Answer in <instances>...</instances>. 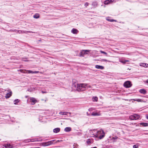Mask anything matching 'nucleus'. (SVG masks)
<instances>
[{
    "label": "nucleus",
    "mask_w": 148,
    "mask_h": 148,
    "mask_svg": "<svg viewBox=\"0 0 148 148\" xmlns=\"http://www.w3.org/2000/svg\"><path fill=\"white\" fill-rule=\"evenodd\" d=\"M60 129L59 128H56L53 130V132L55 133H57L60 132Z\"/></svg>",
    "instance_id": "18"
},
{
    "label": "nucleus",
    "mask_w": 148,
    "mask_h": 148,
    "mask_svg": "<svg viewBox=\"0 0 148 148\" xmlns=\"http://www.w3.org/2000/svg\"><path fill=\"white\" fill-rule=\"evenodd\" d=\"M140 124L143 127H147L148 126V123H147L142 122L140 123Z\"/></svg>",
    "instance_id": "15"
},
{
    "label": "nucleus",
    "mask_w": 148,
    "mask_h": 148,
    "mask_svg": "<svg viewBox=\"0 0 148 148\" xmlns=\"http://www.w3.org/2000/svg\"><path fill=\"white\" fill-rule=\"evenodd\" d=\"M133 148H138V146L137 145H134L133 146Z\"/></svg>",
    "instance_id": "34"
},
{
    "label": "nucleus",
    "mask_w": 148,
    "mask_h": 148,
    "mask_svg": "<svg viewBox=\"0 0 148 148\" xmlns=\"http://www.w3.org/2000/svg\"><path fill=\"white\" fill-rule=\"evenodd\" d=\"M89 3H87V2H86L85 4V6L86 7H87V6H88V5H89Z\"/></svg>",
    "instance_id": "33"
},
{
    "label": "nucleus",
    "mask_w": 148,
    "mask_h": 148,
    "mask_svg": "<svg viewBox=\"0 0 148 148\" xmlns=\"http://www.w3.org/2000/svg\"><path fill=\"white\" fill-rule=\"evenodd\" d=\"M92 99L94 101H97L98 100V98L97 97H93Z\"/></svg>",
    "instance_id": "25"
},
{
    "label": "nucleus",
    "mask_w": 148,
    "mask_h": 148,
    "mask_svg": "<svg viewBox=\"0 0 148 148\" xmlns=\"http://www.w3.org/2000/svg\"><path fill=\"white\" fill-rule=\"evenodd\" d=\"M123 85L126 88H128L132 86V84L130 81H127L125 82Z\"/></svg>",
    "instance_id": "6"
},
{
    "label": "nucleus",
    "mask_w": 148,
    "mask_h": 148,
    "mask_svg": "<svg viewBox=\"0 0 148 148\" xmlns=\"http://www.w3.org/2000/svg\"><path fill=\"white\" fill-rule=\"evenodd\" d=\"M104 3L105 4H108L110 3V1L108 0H106L104 1Z\"/></svg>",
    "instance_id": "28"
},
{
    "label": "nucleus",
    "mask_w": 148,
    "mask_h": 148,
    "mask_svg": "<svg viewBox=\"0 0 148 148\" xmlns=\"http://www.w3.org/2000/svg\"><path fill=\"white\" fill-rule=\"evenodd\" d=\"M119 61L123 63V64H125L127 62H129V60H123V59H121V60H119Z\"/></svg>",
    "instance_id": "20"
},
{
    "label": "nucleus",
    "mask_w": 148,
    "mask_h": 148,
    "mask_svg": "<svg viewBox=\"0 0 148 148\" xmlns=\"http://www.w3.org/2000/svg\"><path fill=\"white\" fill-rule=\"evenodd\" d=\"M19 101L18 99H16L14 101V104H17V103L19 102Z\"/></svg>",
    "instance_id": "29"
},
{
    "label": "nucleus",
    "mask_w": 148,
    "mask_h": 148,
    "mask_svg": "<svg viewBox=\"0 0 148 148\" xmlns=\"http://www.w3.org/2000/svg\"><path fill=\"white\" fill-rule=\"evenodd\" d=\"M139 92L143 94H145L147 93V91L144 89H142L139 90Z\"/></svg>",
    "instance_id": "16"
},
{
    "label": "nucleus",
    "mask_w": 148,
    "mask_h": 148,
    "mask_svg": "<svg viewBox=\"0 0 148 148\" xmlns=\"http://www.w3.org/2000/svg\"><path fill=\"white\" fill-rule=\"evenodd\" d=\"M118 138V137H117L116 136H115L114 137H113L112 139V140H114V141H115V140H116Z\"/></svg>",
    "instance_id": "30"
},
{
    "label": "nucleus",
    "mask_w": 148,
    "mask_h": 148,
    "mask_svg": "<svg viewBox=\"0 0 148 148\" xmlns=\"http://www.w3.org/2000/svg\"><path fill=\"white\" fill-rule=\"evenodd\" d=\"M106 20L108 21H110V22H116L117 21L115 20L114 19H112L110 18L109 17H108L106 19Z\"/></svg>",
    "instance_id": "19"
},
{
    "label": "nucleus",
    "mask_w": 148,
    "mask_h": 148,
    "mask_svg": "<svg viewBox=\"0 0 148 148\" xmlns=\"http://www.w3.org/2000/svg\"><path fill=\"white\" fill-rule=\"evenodd\" d=\"M100 52H101V53H103V54H105V55H107V53L106 52H104V51H100Z\"/></svg>",
    "instance_id": "31"
},
{
    "label": "nucleus",
    "mask_w": 148,
    "mask_h": 148,
    "mask_svg": "<svg viewBox=\"0 0 148 148\" xmlns=\"http://www.w3.org/2000/svg\"><path fill=\"white\" fill-rule=\"evenodd\" d=\"M69 114L70 115L71 114V113L68 112H59V114L62 115H67L68 114Z\"/></svg>",
    "instance_id": "12"
},
{
    "label": "nucleus",
    "mask_w": 148,
    "mask_h": 148,
    "mask_svg": "<svg viewBox=\"0 0 148 148\" xmlns=\"http://www.w3.org/2000/svg\"><path fill=\"white\" fill-rule=\"evenodd\" d=\"M146 82L147 83H148V80L146 81Z\"/></svg>",
    "instance_id": "45"
},
{
    "label": "nucleus",
    "mask_w": 148,
    "mask_h": 148,
    "mask_svg": "<svg viewBox=\"0 0 148 148\" xmlns=\"http://www.w3.org/2000/svg\"><path fill=\"white\" fill-rule=\"evenodd\" d=\"M4 147L6 148H12V146L10 144H5Z\"/></svg>",
    "instance_id": "14"
},
{
    "label": "nucleus",
    "mask_w": 148,
    "mask_h": 148,
    "mask_svg": "<svg viewBox=\"0 0 148 148\" xmlns=\"http://www.w3.org/2000/svg\"><path fill=\"white\" fill-rule=\"evenodd\" d=\"M101 60L102 61H105V62H107H107H110V61H108L107 60L105 59H103Z\"/></svg>",
    "instance_id": "35"
},
{
    "label": "nucleus",
    "mask_w": 148,
    "mask_h": 148,
    "mask_svg": "<svg viewBox=\"0 0 148 148\" xmlns=\"http://www.w3.org/2000/svg\"><path fill=\"white\" fill-rule=\"evenodd\" d=\"M56 141V140H54L50 141L47 142V146L54 144V142Z\"/></svg>",
    "instance_id": "9"
},
{
    "label": "nucleus",
    "mask_w": 148,
    "mask_h": 148,
    "mask_svg": "<svg viewBox=\"0 0 148 148\" xmlns=\"http://www.w3.org/2000/svg\"><path fill=\"white\" fill-rule=\"evenodd\" d=\"M79 88H80L79 90H82V91H85L87 89L89 88H91V86L90 85H88L87 84H79L78 86Z\"/></svg>",
    "instance_id": "1"
},
{
    "label": "nucleus",
    "mask_w": 148,
    "mask_h": 148,
    "mask_svg": "<svg viewBox=\"0 0 148 148\" xmlns=\"http://www.w3.org/2000/svg\"><path fill=\"white\" fill-rule=\"evenodd\" d=\"M91 148H97V147H91Z\"/></svg>",
    "instance_id": "42"
},
{
    "label": "nucleus",
    "mask_w": 148,
    "mask_h": 148,
    "mask_svg": "<svg viewBox=\"0 0 148 148\" xmlns=\"http://www.w3.org/2000/svg\"><path fill=\"white\" fill-rule=\"evenodd\" d=\"M73 84L72 85V86L73 87H74L76 88V90L78 91H82V90H80V88H79L78 87V86H79V84Z\"/></svg>",
    "instance_id": "7"
},
{
    "label": "nucleus",
    "mask_w": 148,
    "mask_h": 148,
    "mask_svg": "<svg viewBox=\"0 0 148 148\" xmlns=\"http://www.w3.org/2000/svg\"><path fill=\"white\" fill-rule=\"evenodd\" d=\"M140 117V116L138 114H134L133 115L129 116L130 119L131 120H136L138 119Z\"/></svg>",
    "instance_id": "4"
},
{
    "label": "nucleus",
    "mask_w": 148,
    "mask_h": 148,
    "mask_svg": "<svg viewBox=\"0 0 148 148\" xmlns=\"http://www.w3.org/2000/svg\"><path fill=\"white\" fill-rule=\"evenodd\" d=\"M87 142L88 144H90L91 143L90 140H88V141H87Z\"/></svg>",
    "instance_id": "36"
},
{
    "label": "nucleus",
    "mask_w": 148,
    "mask_h": 148,
    "mask_svg": "<svg viewBox=\"0 0 148 148\" xmlns=\"http://www.w3.org/2000/svg\"><path fill=\"white\" fill-rule=\"evenodd\" d=\"M30 100L32 105L35 104L37 101L34 98H31L30 99Z\"/></svg>",
    "instance_id": "8"
},
{
    "label": "nucleus",
    "mask_w": 148,
    "mask_h": 148,
    "mask_svg": "<svg viewBox=\"0 0 148 148\" xmlns=\"http://www.w3.org/2000/svg\"><path fill=\"white\" fill-rule=\"evenodd\" d=\"M28 91H30V92H31V90H29V89L28 90Z\"/></svg>",
    "instance_id": "43"
},
{
    "label": "nucleus",
    "mask_w": 148,
    "mask_h": 148,
    "mask_svg": "<svg viewBox=\"0 0 148 148\" xmlns=\"http://www.w3.org/2000/svg\"><path fill=\"white\" fill-rule=\"evenodd\" d=\"M95 68H96V69H101V70L103 69H104V66H102L97 65H95Z\"/></svg>",
    "instance_id": "11"
},
{
    "label": "nucleus",
    "mask_w": 148,
    "mask_h": 148,
    "mask_svg": "<svg viewBox=\"0 0 148 148\" xmlns=\"http://www.w3.org/2000/svg\"><path fill=\"white\" fill-rule=\"evenodd\" d=\"M14 30L15 31H17V30Z\"/></svg>",
    "instance_id": "47"
},
{
    "label": "nucleus",
    "mask_w": 148,
    "mask_h": 148,
    "mask_svg": "<svg viewBox=\"0 0 148 148\" xmlns=\"http://www.w3.org/2000/svg\"><path fill=\"white\" fill-rule=\"evenodd\" d=\"M100 113H97L96 112H93L91 114V115L93 116H98L100 115Z\"/></svg>",
    "instance_id": "17"
},
{
    "label": "nucleus",
    "mask_w": 148,
    "mask_h": 148,
    "mask_svg": "<svg viewBox=\"0 0 148 148\" xmlns=\"http://www.w3.org/2000/svg\"><path fill=\"white\" fill-rule=\"evenodd\" d=\"M60 142V140H58L57 141H56V142H54V143H58L59 142Z\"/></svg>",
    "instance_id": "37"
},
{
    "label": "nucleus",
    "mask_w": 148,
    "mask_h": 148,
    "mask_svg": "<svg viewBox=\"0 0 148 148\" xmlns=\"http://www.w3.org/2000/svg\"><path fill=\"white\" fill-rule=\"evenodd\" d=\"M105 136V134L102 130L98 131L97 134L95 135V137L99 138L100 139L103 138Z\"/></svg>",
    "instance_id": "2"
},
{
    "label": "nucleus",
    "mask_w": 148,
    "mask_h": 148,
    "mask_svg": "<svg viewBox=\"0 0 148 148\" xmlns=\"http://www.w3.org/2000/svg\"><path fill=\"white\" fill-rule=\"evenodd\" d=\"M42 145L44 146H46V142H45V143H42Z\"/></svg>",
    "instance_id": "32"
},
{
    "label": "nucleus",
    "mask_w": 148,
    "mask_h": 148,
    "mask_svg": "<svg viewBox=\"0 0 148 148\" xmlns=\"http://www.w3.org/2000/svg\"><path fill=\"white\" fill-rule=\"evenodd\" d=\"M29 141H32V140H31V139H30V140H29Z\"/></svg>",
    "instance_id": "44"
},
{
    "label": "nucleus",
    "mask_w": 148,
    "mask_h": 148,
    "mask_svg": "<svg viewBox=\"0 0 148 148\" xmlns=\"http://www.w3.org/2000/svg\"><path fill=\"white\" fill-rule=\"evenodd\" d=\"M27 61V60H24V61Z\"/></svg>",
    "instance_id": "46"
},
{
    "label": "nucleus",
    "mask_w": 148,
    "mask_h": 148,
    "mask_svg": "<svg viewBox=\"0 0 148 148\" xmlns=\"http://www.w3.org/2000/svg\"><path fill=\"white\" fill-rule=\"evenodd\" d=\"M146 117L147 119H148V114L146 116Z\"/></svg>",
    "instance_id": "41"
},
{
    "label": "nucleus",
    "mask_w": 148,
    "mask_h": 148,
    "mask_svg": "<svg viewBox=\"0 0 148 148\" xmlns=\"http://www.w3.org/2000/svg\"><path fill=\"white\" fill-rule=\"evenodd\" d=\"M42 93H46V92H44V91H42Z\"/></svg>",
    "instance_id": "40"
},
{
    "label": "nucleus",
    "mask_w": 148,
    "mask_h": 148,
    "mask_svg": "<svg viewBox=\"0 0 148 148\" xmlns=\"http://www.w3.org/2000/svg\"><path fill=\"white\" fill-rule=\"evenodd\" d=\"M12 91H10L9 92H8L6 95L5 96V97L7 98H10L12 95Z\"/></svg>",
    "instance_id": "13"
},
{
    "label": "nucleus",
    "mask_w": 148,
    "mask_h": 148,
    "mask_svg": "<svg viewBox=\"0 0 148 148\" xmlns=\"http://www.w3.org/2000/svg\"><path fill=\"white\" fill-rule=\"evenodd\" d=\"M140 66H142L144 67H147L148 64L146 63H141L140 65Z\"/></svg>",
    "instance_id": "22"
},
{
    "label": "nucleus",
    "mask_w": 148,
    "mask_h": 148,
    "mask_svg": "<svg viewBox=\"0 0 148 148\" xmlns=\"http://www.w3.org/2000/svg\"><path fill=\"white\" fill-rule=\"evenodd\" d=\"M71 128L70 127H66L64 129V131L67 132H69L71 130Z\"/></svg>",
    "instance_id": "21"
},
{
    "label": "nucleus",
    "mask_w": 148,
    "mask_h": 148,
    "mask_svg": "<svg viewBox=\"0 0 148 148\" xmlns=\"http://www.w3.org/2000/svg\"><path fill=\"white\" fill-rule=\"evenodd\" d=\"M39 14H36L33 16V17L35 18H38L39 17Z\"/></svg>",
    "instance_id": "24"
},
{
    "label": "nucleus",
    "mask_w": 148,
    "mask_h": 148,
    "mask_svg": "<svg viewBox=\"0 0 148 148\" xmlns=\"http://www.w3.org/2000/svg\"><path fill=\"white\" fill-rule=\"evenodd\" d=\"M20 71L21 73H38L39 71H32L30 70H26L20 69Z\"/></svg>",
    "instance_id": "3"
},
{
    "label": "nucleus",
    "mask_w": 148,
    "mask_h": 148,
    "mask_svg": "<svg viewBox=\"0 0 148 148\" xmlns=\"http://www.w3.org/2000/svg\"><path fill=\"white\" fill-rule=\"evenodd\" d=\"M114 0H108L110 1V2H113Z\"/></svg>",
    "instance_id": "38"
},
{
    "label": "nucleus",
    "mask_w": 148,
    "mask_h": 148,
    "mask_svg": "<svg viewBox=\"0 0 148 148\" xmlns=\"http://www.w3.org/2000/svg\"><path fill=\"white\" fill-rule=\"evenodd\" d=\"M78 145L76 143H74L73 145V148H78Z\"/></svg>",
    "instance_id": "27"
},
{
    "label": "nucleus",
    "mask_w": 148,
    "mask_h": 148,
    "mask_svg": "<svg viewBox=\"0 0 148 148\" xmlns=\"http://www.w3.org/2000/svg\"><path fill=\"white\" fill-rule=\"evenodd\" d=\"M90 51V50H83L81 51L79 53V56L84 57L85 54H88V53Z\"/></svg>",
    "instance_id": "5"
},
{
    "label": "nucleus",
    "mask_w": 148,
    "mask_h": 148,
    "mask_svg": "<svg viewBox=\"0 0 148 148\" xmlns=\"http://www.w3.org/2000/svg\"><path fill=\"white\" fill-rule=\"evenodd\" d=\"M97 3L96 2H94L92 4V6H93L94 8L97 7Z\"/></svg>",
    "instance_id": "23"
},
{
    "label": "nucleus",
    "mask_w": 148,
    "mask_h": 148,
    "mask_svg": "<svg viewBox=\"0 0 148 148\" xmlns=\"http://www.w3.org/2000/svg\"><path fill=\"white\" fill-rule=\"evenodd\" d=\"M88 110L90 111H92V108H89L88 109Z\"/></svg>",
    "instance_id": "39"
},
{
    "label": "nucleus",
    "mask_w": 148,
    "mask_h": 148,
    "mask_svg": "<svg viewBox=\"0 0 148 148\" xmlns=\"http://www.w3.org/2000/svg\"><path fill=\"white\" fill-rule=\"evenodd\" d=\"M78 30L75 28H73L71 31V32L73 34H77L78 32Z\"/></svg>",
    "instance_id": "10"
},
{
    "label": "nucleus",
    "mask_w": 148,
    "mask_h": 148,
    "mask_svg": "<svg viewBox=\"0 0 148 148\" xmlns=\"http://www.w3.org/2000/svg\"><path fill=\"white\" fill-rule=\"evenodd\" d=\"M134 101H138V102H142V101H143V100H142L141 99H134Z\"/></svg>",
    "instance_id": "26"
}]
</instances>
